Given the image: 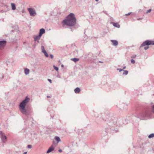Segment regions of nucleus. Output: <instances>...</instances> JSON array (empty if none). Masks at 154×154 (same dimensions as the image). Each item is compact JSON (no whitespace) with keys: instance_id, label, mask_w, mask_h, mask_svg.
I'll return each instance as SVG.
<instances>
[{"instance_id":"obj_25","label":"nucleus","mask_w":154,"mask_h":154,"mask_svg":"<svg viewBox=\"0 0 154 154\" xmlns=\"http://www.w3.org/2000/svg\"><path fill=\"white\" fill-rule=\"evenodd\" d=\"M131 62L133 64H134L135 62V61L132 59L131 60Z\"/></svg>"},{"instance_id":"obj_10","label":"nucleus","mask_w":154,"mask_h":154,"mask_svg":"<svg viewBox=\"0 0 154 154\" xmlns=\"http://www.w3.org/2000/svg\"><path fill=\"white\" fill-rule=\"evenodd\" d=\"M45 30L43 29V28H42L41 29H40V30H39V35H41V36H42V35L45 33Z\"/></svg>"},{"instance_id":"obj_14","label":"nucleus","mask_w":154,"mask_h":154,"mask_svg":"<svg viewBox=\"0 0 154 154\" xmlns=\"http://www.w3.org/2000/svg\"><path fill=\"white\" fill-rule=\"evenodd\" d=\"M74 91L75 93H79L80 91V89L79 88L77 87L75 89Z\"/></svg>"},{"instance_id":"obj_1","label":"nucleus","mask_w":154,"mask_h":154,"mask_svg":"<svg viewBox=\"0 0 154 154\" xmlns=\"http://www.w3.org/2000/svg\"><path fill=\"white\" fill-rule=\"evenodd\" d=\"M76 20L74 14L72 13H70L67 17L66 19L62 21L63 26L65 25L69 26H74L76 24Z\"/></svg>"},{"instance_id":"obj_18","label":"nucleus","mask_w":154,"mask_h":154,"mask_svg":"<svg viewBox=\"0 0 154 154\" xmlns=\"http://www.w3.org/2000/svg\"><path fill=\"white\" fill-rule=\"evenodd\" d=\"M55 140L57 141V143L60 141V139L58 137H56L55 138Z\"/></svg>"},{"instance_id":"obj_28","label":"nucleus","mask_w":154,"mask_h":154,"mask_svg":"<svg viewBox=\"0 0 154 154\" xmlns=\"http://www.w3.org/2000/svg\"><path fill=\"white\" fill-rule=\"evenodd\" d=\"M151 11V9H149L146 12V13L148 14V13L150 12Z\"/></svg>"},{"instance_id":"obj_6","label":"nucleus","mask_w":154,"mask_h":154,"mask_svg":"<svg viewBox=\"0 0 154 154\" xmlns=\"http://www.w3.org/2000/svg\"><path fill=\"white\" fill-rule=\"evenodd\" d=\"M151 45H152V41L146 40L141 45L140 47L145 46L146 45L149 46Z\"/></svg>"},{"instance_id":"obj_31","label":"nucleus","mask_w":154,"mask_h":154,"mask_svg":"<svg viewBox=\"0 0 154 154\" xmlns=\"http://www.w3.org/2000/svg\"><path fill=\"white\" fill-rule=\"evenodd\" d=\"M149 48V47L148 46H147V47H145L144 48V49L145 50H147L148 48Z\"/></svg>"},{"instance_id":"obj_4","label":"nucleus","mask_w":154,"mask_h":154,"mask_svg":"<svg viewBox=\"0 0 154 154\" xmlns=\"http://www.w3.org/2000/svg\"><path fill=\"white\" fill-rule=\"evenodd\" d=\"M0 137L3 143H5L7 141V137L2 131H0Z\"/></svg>"},{"instance_id":"obj_26","label":"nucleus","mask_w":154,"mask_h":154,"mask_svg":"<svg viewBox=\"0 0 154 154\" xmlns=\"http://www.w3.org/2000/svg\"><path fill=\"white\" fill-rule=\"evenodd\" d=\"M3 75L2 73H0V79L3 78Z\"/></svg>"},{"instance_id":"obj_15","label":"nucleus","mask_w":154,"mask_h":154,"mask_svg":"<svg viewBox=\"0 0 154 154\" xmlns=\"http://www.w3.org/2000/svg\"><path fill=\"white\" fill-rule=\"evenodd\" d=\"M29 69L26 68L24 70V73L26 75H28L29 74Z\"/></svg>"},{"instance_id":"obj_21","label":"nucleus","mask_w":154,"mask_h":154,"mask_svg":"<svg viewBox=\"0 0 154 154\" xmlns=\"http://www.w3.org/2000/svg\"><path fill=\"white\" fill-rule=\"evenodd\" d=\"M44 51V52H43V53H44V55L46 56V57H48V53H47L46 51Z\"/></svg>"},{"instance_id":"obj_12","label":"nucleus","mask_w":154,"mask_h":154,"mask_svg":"<svg viewBox=\"0 0 154 154\" xmlns=\"http://www.w3.org/2000/svg\"><path fill=\"white\" fill-rule=\"evenodd\" d=\"M112 23L113 24V26L119 28L120 27V25L117 23L112 22Z\"/></svg>"},{"instance_id":"obj_37","label":"nucleus","mask_w":154,"mask_h":154,"mask_svg":"<svg viewBox=\"0 0 154 154\" xmlns=\"http://www.w3.org/2000/svg\"><path fill=\"white\" fill-rule=\"evenodd\" d=\"M152 45H154V42L153 41H152Z\"/></svg>"},{"instance_id":"obj_35","label":"nucleus","mask_w":154,"mask_h":154,"mask_svg":"<svg viewBox=\"0 0 154 154\" xmlns=\"http://www.w3.org/2000/svg\"><path fill=\"white\" fill-rule=\"evenodd\" d=\"M94 116H95V117H98V116H97V115H96V113H95V114H94Z\"/></svg>"},{"instance_id":"obj_5","label":"nucleus","mask_w":154,"mask_h":154,"mask_svg":"<svg viewBox=\"0 0 154 154\" xmlns=\"http://www.w3.org/2000/svg\"><path fill=\"white\" fill-rule=\"evenodd\" d=\"M28 10L30 16H34L36 15L35 11L33 9L31 8H28Z\"/></svg>"},{"instance_id":"obj_40","label":"nucleus","mask_w":154,"mask_h":154,"mask_svg":"<svg viewBox=\"0 0 154 154\" xmlns=\"http://www.w3.org/2000/svg\"><path fill=\"white\" fill-rule=\"evenodd\" d=\"M27 153V152H24V153H23V154H26Z\"/></svg>"},{"instance_id":"obj_43","label":"nucleus","mask_w":154,"mask_h":154,"mask_svg":"<svg viewBox=\"0 0 154 154\" xmlns=\"http://www.w3.org/2000/svg\"><path fill=\"white\" fill-rule=\"evenodd\" d=\"M96 2H98L99 0H95Z\"/></svg>"},{"instance_id":"obj_8","label":"nucleus","mask_w":154,"mask_h":154,"mask_svg":"<svg viewBox=\"0 0 154 154\" xmlns=\"http://www.w3.org/2000/svg\"><path fill=\"white\" fill-rule=\"evenodd\" d=\"M111 42L112 43V45L115 46H116L118 45V42L115 40H111Z\"/></svg>"},{"instance_id":"obj_16","label":"nucleus","mask_w":154,"mask_h":154,"mask_svg":"<svg viewBox=\"0 0 154 154\" xmlns=\"http://www.w3.org/2000/svg\"><path fill=\"white\" fill-rule=\"evenodd\" d=\"M11 6L12 7V9L13 10H15L16 9V8L15 5L14 3H11Z\"/></svg>"},{"instance_id":"obj_3","label":"nucleus","mask_w":154,"mask_h":154,"mask_svg":"<svg viewBox=\"0 0 154 154\" xmlns=\"http://www.w3.org/2000/svg\"><path fill=\"white\" fill-rule=\"evenodd\" d=\"M152 113L148 110H146L140 113L137 117L140 120H146L151 117Z\"/></svg>"},{"instance_id":"obj_44","label":"nucleus","mask_w":154,"mask_h":154,"mask_svg":"<svg viewBox=\"0 0 154 154\" xmlns=\"http://www.w3.org/2000/svg\"><path fill=\"white\" fill-rule=\"evenodd\" d=\"M61 66H62V67H63V65H61Z\"/></svg>"},{"instance_id":"obj_13","label":"nucleus","mask_w":154,"mask_h":154,"mask_svg":"<svg viewBox=\"0 0 154 154\" xmlns=\"http://www.w3.org/2000/svg\"><path fill=\"white\" fill-rule=\"evenodd\" d=\"M41 36L39 34L38 35L35 36L34 38V39L35 41H37V40L40 39Z\"/></svg>"},{"instance_id":"obj_2","label":"nucleus","mask_w":154,"mask_h":154,"mask_svg":"<svg viewBox=\"0 0 154 154\" xmlns=\"http://www.w3.org/2000/svg\"><path fill=\"white\" fill-rule=\"evenodd\" d=\"M29 100L30 99L27 97H26L20 103L19 106L20 112L26 115H27L28 114L27 110L25 108Z\"/></svg>"},{"instance_id":"obj_32","label":"nucleus","mask_w":154,"mask_h":154,"mask_svg":"<svg viewBox=\"0 0 154 154\" xmlns=\"http://www.w3.org/2000/svg\"><path fill=\"white\" fill-rule=\"evenodd\" d=\"M31 145H28L27 147L29 148H31Z\"/></svg>"},{"instance_id":"obj_30","label":"nucleus","mask_w":154,"mask_h":154,"mask_svg":"<svg viewBox=\"0 0 154 154\" xmlns=\"http://www.w3.org/2000/svg\"><path fill=\"white\" fill-rule=\"evenodd\" d=\"M132 13L131 12H129L128 14H126L125 15L126 16H128L129 15H130V14H131Z\"/></svg>"},{"instance_id":"obj_9","label":"nucleus","mask_w":154,"mask_h":154,"mask_svg":"<svg viewBox=\"0 0 154 154\" xmlns=\"http://www.w3.org/2000/svg\"><path fill=\"white\" fill-rule=\"evenodd\" d=\"M54 149V147L53 145H51V147L49 148L47 151V153H48L53 151Z\"/></svg>"},{"instance_id":"obj_29","label":"nucleus","mask_w":154,"mask_h":154,"mask_svg":"<svg viewBox=\"0 0 154 154\" xmlns=\"http://www.w3.org/2000/svg\"><path fill=\"white\" fill-rule=\"evenodd\" d=\"M117 70L119 71V72H121L122 71H123V69H117Z\"/></svg>"},{"instance_id":"obj_17","label":"nucleus","mask_w":154,"mask_h":154,"mask_svg":"<svg viewBox=\"0 0 154 154\" xmlns=\"http://www.w3.org/2000/svg\"><path fill=\"white\" fill-rule=\"evenodd\" d=\"M71 60H72V61H73L75 62H76L77 61H79V58H71Z\"/></svg>"},{"instance_id":"obj_45","label":"nucleus","mask_w":154,"mask_h":154,"mask_svg":"<svg viewBox=\"0 0 154 154\" xmlns=\"http://www.w3.org/2000/svg\"><path fill=\"white\" fill-rule=\"evenodd\" d=\"M114 123H116V122H114ZM115 124V123L114 124Z\"/></svg>"},{"instance_id":"obj_34","label":"nucleus","mask_w":154,"mask_h":154,"mask_svg":"<svg viewBox=\"0 0 154 154\" xmlns=\"http://www.w3.org/2000/svg\"><path fill=\"white\" fill-rule=\"evenodd\" d=\"M50 57H51V58L53 59V55H52V54H51L50 55Z\"/></svg>"},{"instance_id":"obj_24","label":"nucleus","mask_w":154,"mask_h":154,"mask_svg":"<svg viewBox=\"0 0 154 154\" xmlns=\"http://www.w3.org/2000/svg\"><path fill=\"white\" fill-rule=\"evenodd\" d=\"M53 67L54 68V69L56 71H58V68L57 67H56L55 65H54L53 66Z\"/></svg>"},{"instance_id":"obj_27","label":"nucleus","mask_w":154,"mask_h":154,"mask_svg":"<svg viewBox=\"0 0 154 154\" xmlns=\"http://www.w3.org/2000/svg\"><path fill=\"white\" fill-rule=\"evenodd\" d=\"M136 57V55H134L131 56V58H135Z\"/></svg>"},{"instance_id":"obj_7","label":"nucleus","mask_w":154,"mask_h":154,"mask_svg":"<svg viewBox=\"0 0 154 154\" xmlns=\"http://www.w3.org/2000/svg\"><path fill=\"white\" fill-rule=\"evenodd\" d=\"M6 43L7 42L5 40L0 41V49L3 48L6 45Z\"/></svg>"},{"instance_id":"obj_36","label":"nucleus","mask_w":154,"mask_h":154,"mask_svg":"<svg viewBox=\"0 0 154 154\" xmlns=\"http://www.w3.org/2000/svg\"><path fill=\"white\" fill-rule=\"evenodd\" d=\"M142 18H137V20H142Z\"/></svg>"},{"instance_id":"obj_42","label":"nucleus","mask_w":154,"mask_h":154,"mask_svg":"<svg viewBox=\"0 0 154 154\" xmlns=\"http://www.w3.org/2000/svg\"><path fill=\"white\" fill-rule=\"evenodd\" d=\"M70 28V29H71V31H72V28Z\"/></svg>"},{"instance_id":"obj_33","label":"nucleus","mask_w":154,"mask_h":154,"mask_svg":"<svg viewBox=\"0 0 154 154\" xmlns=\"http://www.w3.org/2000/svg\"><path fill=\"white\" fill-rule=\"evenodd\" d=\"M48 81L49 82H50V83H51V82H52V81H51V79H48Z\"/></svg>"},{"instance_id":"obj_22","label":"nucleus","mask_w":154,"mask_h":154,"mask_svg":"<svg viewBox=\"0 0 154 154\" xmlns=\"http://www.w3.org/2000/svg\"><path fill=\"white\" fill-rule=\"evenodd\" d=\"M151 112L154 114V105H153L151 108Z\"/></svg>"},{"instance_id":"obj_41","label":"nucleus","mask_w":154,"mask_h":154,"mask_svg":"<svg viewBox=\"0 0 154 154\" xmlns=\"http://www.w3.org/2000/svg\"><path fill=\"white\" fill-rule=\"evenodd\" d=\"M99 62L100 63H103V62H102L101 61H99Z\"/></svg>"},{"instance_id":"obj_39","label":"nucleus","mask_w":154,"mask_h":154,"mask_svg":"<svg viewBox=\"0 0 154 154\" xmlns=\"http://www.w3.org/2000/svg\"><path fill=\"white\" fill-rule=\"evenodd\" d=\"M58 151H59V152H62V150H61V149H59V150H58Z\"/></svg>"},{"instance_id":"obj_23","label":"nucleus","mask_w":154,"mask_h":154,"mask_svg":"<svg viewBox=\"0 0 154 154\" xmlns=\"http://www.w3.org/2000/svg\"><path fill=\"white\" fill-rule=\"evenodd\" d=\"M41 49H42V52H44V51H45V48H44V47L43 46H41Z\"/></svg>"},{"instance_id":"obj_19","label":"nucleus","mask_w":154,"mask_h":154,"mask_svg":"<svg viewBox=\"0 0 154 154\" xmlns=\"http://www.w3.org/2000/svg\"><path fill=\"white\" fill-rule=\"evenodd\" d=\"M123 71L124 72L123 73V75H127L128 73V72L127 70H123Z\"/></svg>"},{"instance_id":"obj_38","label":"nucleus","mask_w":154,"mask_h":154,"mask_svg":"<svg viewBox=\"0 0 154 154\" xmlns=\"http://www.w3.org/2000/svg\"><path fill=\"white\" fill-rule=\"evenodd\" d=\"M126 66H124L123 68V69H122L123 70V69H126Z\"/></svg>"},{"instance_id":"obj_11","label":"nucleus","mask_w":154,"mask_h":154,"mask_svg":"<svg viewBox=\"0 0 154 154\" xmlns=\"http://www.w3.org/2000/svg\"><path fill=\"white\" fill-rule=\"evenodd\" d=\"M102 119L105 121H107L109 119V116L107 115H104L103 116Z\"/></svg>"},{"instance_id":"obj_20","label":"nucleus","mask_w":154,"mask_h":154,"mask_svg":"<svg viewBox=\"0 0 154 154\" xmlns=\"http://www.w3.org/2000/svg\"><path fill=\"white\" fill-rule=\"evenodd\" d=\"M154 137V134H153V133L151 134L148 136V137L149 138H151Z\"/></svg>"}]
</instances>
